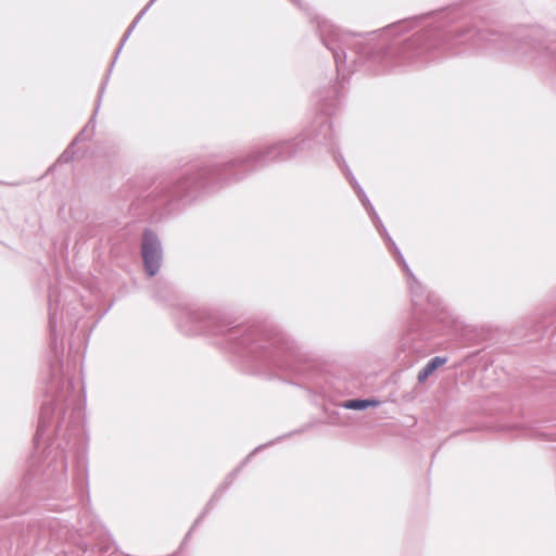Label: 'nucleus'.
Returning a JSON list of instances; mask_svg holds the SVG:
<instances>
[{
	"label": "nucleus",
	"mask_w": 556,
	"mask_h": 556,
	"mask_svg": "<svg viewBox=\"0 0 556 556\" xmlns=\"http://www.w3.org/2000/svg\"><path fill=\"white\" fill-rule=\"evenodd\" d=\"M295 143L293 141H283L268 147L265 151H256L240 162L250 164L253 168H257L269 162L286 161L295 155Z\"/></svg>",
	"instance_id": "4"
},
{
	"label": "nucleus",
	"mask_w": 556,
	"mask_h": 556,
	"mask_svg": "<svg viewBox=\"0 0 556 556\" xmlns=\"http://www.w3.org/2000/svg\"><path fill=\"white\" fill-rule=\"evenodd\" d=\"M410 24H412L410 21L404 20V21H400L397 23H394V24L388 26L386 29L395 30L396 33H403L407 29V25H410Z\"/></svg>",
	"instance_id": "12"
},
{
	"label": "nucleus",
	"mask_w": 556,
	"mask_h": 556,
	"mask_svg": "<svg viewBox=\"0 0 556 556\" xmlns=\"http://www.w3.org/2000/svg\"><path fill=\"white\" fill-rule=\"evenodd\" d=\"M141 254L147 274L155 276L162 265L163 251L159 238L150 229H146L143 233Z\"/></svg>",
	"instance_id": "5"
},
{
	"label": "nucleus",
	"mask_w": 556,
	"mask_h": 556,
	"mask_svg": "<svg viewBox=\"0 0 556 556\" xmlns=\"http://www.w3.org/2000/svg\"><path fill=\"white\" fill-rule=\"evenodd\" d=\"M378 403V401L374 400H351L345 404V407L350 409L363 410L370 406H376Z\"/></svg>",
	"instance_id": "11"
},
{
	"label": "nucleus",
	"mask_w": 556,
	"mask_h": 556,
	"mask_svg": "<svg viewBox=\"0 0 556 556\" xmlns=\"http://www.w3.org/2000/svg\"><path fill=\"white\" fill-rule=\"evenodd\" d=\"M392 250H393V253H394L395 257L397 258L399 263L401 264L403 270L406 273L408 279H413L414 282L416 285H418V287H420V282L417 280V278L415 277V275L410 270L407 262L405 261L403 254L401 253V251L397 248V245L395 244V242H392Z\"/></svg>",
	"instance_id": "10"
},
{
	"label": "nucleus",
	"mask_w": 556,
	"mask_h": 556,
	"mask_svg": "<svg viewBox=\"0 0 556 556\" xmlns=\"http://www.w3.org/2000/svg\"><path fill=\"white\" fill-rule=\"evenodd\" d=\"M447 359L445 357L435 356L431 358L419 371L418 382H424L428 377L441 365L445 364Z\"/></svg>",
	"instance_id": "9"
},
{
	"label": "nucleus",
	"mask_w": 556,
	"mask_h": 556,
	"mask_svg": "<svg viewBox=\"0 0 556 556\" xmlns=\"http://www.w3.org/2000/svg\"><path fill=\"white\" fill-rule=\"evenodd\" d=\"M156 0H150V2L139 12V14L135 17V20L131 22V24L128 26L125 35L123 36L122 38V41L115 52V55H114V60L111 64V66H113L115 60L117 59V55L119 54L124 43L127 41V39L129 38L130 34L134 31V29L136 28L137 24L139 23V21L142 18V16L148 12V10L152 7V4L155 2Z\"/></svg>",
	"instance_id": "8"
},
{
	"label": "nucleus",
	"mask_w": 556,
	"mask_h": 556,
	"mask_svg": "<svg viewBox=\"0 0 556 556\" xmlns=\"http://www.w3.org/2000/svg\"><path fill=\"white\" fill-rule=\"evenodd\" d=\"M375 225L377 226V228H379L380 230V233L384 237V239L392 245V242H394L391 238V236L389 235L387 228L383 226L381 219L379 218L376 219V218H372Z\"/></svg>",
	"instance_id": "13"
},
{
	"label": "nucleus",
	"mask_w": 556,
	"mask_h": 556,
	"mask_svg": "<svg viewBox=\"0 0 556 556\" xmlns=\"http://www.w3.org/2000/svg\"><path fill=\"white\" fill-rule=\"evenodd\" d=\"M49 328L52 333L56 331V317L53 314L49 316Z\"/></svg>",
	"instance_id": "15"
},
{
	"label": "nucleus",
	"mask_w": 556,
	"mask_h": 556,
	"mask_svg": "<svg viewBox=\"0 0 556 556\" xmlns=\"http://www.w3.org/2000/svg\"><path fill=\"white\" fill-rule=\"evenodd\" d=\"M345 175L349 178V180H350L351 185L353 186L354 190L356 191L361 202L363 203V205L366 207V210L370 214L371 218H376V219L379 220V216L376 213L374 206L371 205L367 194L365 193L363 188L359 186L358 181L356 180V178L354 177V175L351 173V170L349 168H346Z\"/></svg>",
	"instance_id": "7"
},
{
	"label": "nucleus",
	"mask_w": 556,
	"mask_h": 556,
	"mask_svg": "<svg viewBox=\"0 0 556 556\" xmlns=\"http://www.w3.org/2000/svg\"><path fill=\"white\" fill-rule=\"evenodd\" d=\"M106 81H108V78L105 79V81L103 83V85L101 86V89H100V92H99V96H98V100H97V104H96V109H94V113L93 115L91 116L90 121L88 122V124L84 127V129H81L76 136L75 138L73 139L72 143L63 151V153L59 156L58 159V163L60 164H64V163H68L71 162L75 154H76V151H75V146L77 143H79L80 141L85 140V132L87 131V129L89 127H91V129L93 130L94 129V125H96V114L98 113L99 111V108H100V104H101V101H102V97H103V92H104V89H105V85H106Z\"/></svg>",
	"instance_id": "6"
},
{
	"label": "nucleus",
	"mask_w": 556,
	"mask_h": 556,
	"mask_svg": "<svg viewBox=\"0 0 556 556\" xmlns=\"http://www.w3.org/2000/svg\"><path fill=\"white\" fill-rule=\"evenodd\" d=\"M317 25L321 41L332 51L337 68L340 71L346 59L343 47L348 45L350 37L356 36L357 34L342 31L327 20L318 18Z\"/></svg>",
	"instance_id": "3"
},
{
	"label": "nucleus",
	"mask_w": 556,
	"mask_h": 556,
	"mask_svg": "<svg viewBox=\"0 0 556 556\" xmlns=\"http://www.w3.org/2000/svg\"><path fill=\"white\" fill-rule=\"evenodd\" d=\"M74 383L72 380H64L63 378L52 379L48 386V393L51 397L50 402H45L41 405L38 428L35 434V441H38L43 435L46 429L51 422L53 412L56 406L60 407L63 414L67 408L75 404L73 399Z\"/></svg>",
	"instance_id": "2"
},
{
	"label": "nucleus",
	"mask_w": 556,
	"mask_h": 556,
	"mask_svg": "<svg viewBox=\"0 0 556 556\" xmlns=\"http://www.w3.org/2000/svg\"><path fill=\"white\" fill-rule=\"evenodd\" d=\"M192 323H198L199 326H195L194 329H190V333H211L214 336H227L229 337V341L231 343L230 349L235 352L243 351L249 343V352L255 353L257 348H263V345L258 344V340H255V330H250L245 332L240 339L238 338V333L241 330L236 328H229L223 321L217 319L213 315H200L194 314L191 317Z\"/></svg>",
	"instance_id": "1"
},
{
	"label": "nucleus",
	"mask_w": 556,
	"mask_h": 556,
	"mask_svg": "<svg viewBox=\"0 0 556 556\" xmlns=\"http://www.w3.org/2000/svg\"><path fill=\"white\" fill-rule=\"evenodd\" d=\"M408 281H409V289H410L413 302L415 304H417V299L419 296V293H420L422 287L421 286L418 287V285H416L413 279H408Z\"/></svg>",
	"instance_id": "14"
}]
</instances>
